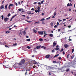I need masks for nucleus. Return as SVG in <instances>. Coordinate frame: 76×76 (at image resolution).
<instances>
[{
    "label": "nucleus",
    "instance_id": "ddd939ff",
    "mask_svg": "<svg viewBox=\"0 0 76 76\" xmlns=\"http://www.w3.org/2000/svg\"><path fill=\"white\" fill-rule=\"evenodd\" d=\"M72 6V4L71 3L70 4L68 3L67 4V6Z\"/></svg>",
    "mask_w": 76,
    "mask_h": 76
},
{
    "label": "nucleus",
    "instance_id": "2f4dec72",
    "mask_svg": "<svg viewBox=\"0 0 76 76\" xmlns=\"http://www.w3.org/2000/svg\"><path fill=\"white\" fill-rule=\"evenodd\" d=\"M70 70V69H66V72H69V71Z\"/></svg>",
    "mask_w": 76,
    "mask_h": 76
},
{
    "label": "nucleus",
    "instance_id": "412c9836",
    "mask_svg": "<svg viewBox=\"0 0 76 76\" xmlns=\"http://www.w3.org/2000/svg\"><path fill=\"white\" fill-rule=\"evenodd\" d=\"M44 34H45L44 35V37H45V36H46V35H47V34L45 33H44Z\"/></svg>",
    "mask_w": 76,
    "mask_h": 76
},
{
    "label": "nucleus",
    "instance_id": "603ef678",
    "mask_svg": "<svg viewBox=\"0 0 76 76\" xmlns=\"http://www.w3.org/2000/svg\"><path fill=\"white\" fill-rule=\"evenodd\" d=\"M57 26H58V25H59V23L58 22L57 23Z\"/></svg>",
    "mask_w": 76,
    "mask_h": 76
},
{
    "label": "nucleus",
    "instance_id": "c756f323",
    "mask_svg": "<svg viewBox=\"0 0 76 76\" xmlns=\"http://www.w3.org/2000/svg\"><path fill=\"white\" fill-rule=\"evenodd\" d=\"M31 11H28V14H29V15H31Z\"/></svg>",
    "mask_w": 76,
    "mask_h": 76
},
{
    "label": "nucleus",
    "instance_id": "b1692460",
    "mask_svg": "<svg viewBox=\"0 0 76 76\" xmlns=\"http://www.w3.org/2000/svg\"><path fill=\"white\" fill-rule=\"evenodd\" d=\"M27 48L28 49H30L31 48V47H29V46H28L27 47Z\"/></svg>",
    "mask_w": 76,
    "mask_h": 76
},
{
    "label": "nucleus",
    "instance_id": "a18cd8bd",
    "mask_svg": "<svg viewBox=\"0 0 76 76\" xmlns=\"http://www.w3.org/2000/svg\"><path fill=\"white\" fill-rule=\"evenodd\" d=\"M50 25H51V26H53V23H50Z\"/></svg>",
    "mask_w": 76,
    "mask_h": 76
},
{
    "label": "nucleus",
    "instance_id": "4468645a",
    "mask_svg": "<svg viewBox=\"0 0 76 76\" xmlns=\"http://www.w3.org/2000/svg\"><path fill=\"white\" fill-rule=\"evenodd\" d=\"M8 6V4H7L5 6L4 9H7V7Z\"/></svg>",
    "mask_w": 76,
    "mask_h": 76
},
{
    "label": "nucleus",
    "instance_id": "69168bd1",
    "mask_svg": "<svg viewBox=\"0 0 76 76\" xmlns=\"http://www.w3.org/2000/svg\"><path fill=\"white\" fill-rule=\"evenodd\" d=\"M61 31V29H58V32H60V31Z\"/></svg>",
    "mask_w": 76,
    "mask_h": 76
},
{
    "label": "nucleus",
    "instance_id": "8fccbe9b",
    "mask_svg": "<svg viewBox=\"0 0 76 76\" xmlns=\"http://www.w3.org/2000/svg\"><path fill=\"white\" fill-rule=\"evenodd\" d=\"M5 47H6V48H9V46H7L6 45H5Z\"/></svg>",
    "mask_w": 76,
    "mask_h": 76
},
{
    "label": "nucleus",
    "instance_id": "a19ab883",
    "mask_svg": "<svg viewBox=\"0 0 76 76\" xmlns=\"http://www.w3.org/2000/svg\"><path fill=\"white\" fill-rule=\"evenodd\" d=\"M70 56V54H69L67 55V58H69V57Z\"/></svg>",
    "mask_w": 76,
    "mask_h": 76
},
{
    "label": "nucleus",
    "instance_id": "4d7b16f0",
    "mask_svg": "<svg viewBox=\"0 0 76 76\" xmlns=\"http://www.w3.org/2000/svg\"><path fill=\"white\" fill-rule=\"evenodd\" d=\"M74 51V49H72V53H73Z\"/></svg>",
    "mask_w": 76,
    "mask_h": 76
},
{
    "label": "nucleus",
    "instance_id": "f8f14e48",
    "mask_svg": "<svg viewBox=\"0 0 76 76\" xmlns=\"http://www.w3.org/2000/svg\"><path fill=\"white\" fill-rule=\"evenodd\" d=\"M33 64H37V62L35 61V60H34L32 61Z\"/></svg>",
    "mask_w": 76,
    "mask_h": 76
},
{
    "label": "nucleus",
    "instance_id": "09e8293b",
    "mask_svg": "<svg viewBox=\"0 0 76 76\" xmlns=\"http://www.w3.org/2000/svg\"><path fill=\"white\" fill-rule=\"evenodd\" d=\"M58 59H59V60H61V57H59L58 58Z\"/></svg>",
    "mask_w": 76,
    "mask_h": 76
},
{
    "label": "nucleus",
    "instance_id": "338daca9",
    "mask_svg": "<svg viewBox=\"0 0 76 76\" xmlns=\"http://www.w3.org/2000/svg\"><path fill=\"white\" fill-rule=\"evenodd\" d=\"M31 10H33V11H34V9L33 8H32L31 9Z\"/></svg>",
    "mask_w": 76,
    "mask_h": 76
},
{
    "label": "nucleus",
    "instance_id": "e433bc0d",
    "mask_svg": "<svg viewBox=\"0 0 76 76\" xmlns=\"http://www.w3.org/2000/svg\"><path fill=\"white\" fill-rule=\"evenodd\" d=\"M10 31H7L6 32V34H8V33H10Z\"/></svg>",
    "mask_w": 76,
    "mask_h": 76
},
{
    "label": "nucleus",
    "instance_id": "052dcab7",
    "mask_svg": "<svg viewBox=\"0 0 76 76\" xmlns=\"http://www.w3.org/2000/svg\"><path fill=\"white\" fill-rule=\"evenodd\" d=\"M37 3V2H34L33 3V4H36Z\"/></svg>",
    "mask_w": 76,
    "mask_h": 76
},
{
    "label": "nucleus",
    "instance_id": "7c9ffc66",
    "mask_svg": "<svg viewBox=\"0 0 76 76\" xmlns=\"http://www.w3.org/2000/svg\"><path fill=\"white\" fill-rule=\"evenodd\" d=\"M1 17L2 18V20H3V19H4V16H3V15H1Z\"/></svg>",
    "mask_w": 76,
    "mask_h": 76
},
{
    "label": "nucleus",
    "instance_id": "7ed1b4c3",
    "mask_svg": "<svg viewBox=\"0 0 76 76\" xmlns=\"http://www.w3.org/2000/svg\"><path fill=\"white\" fill-rule=\"evenodd\" d=\"M14 6V5L12 4H10L8 6V8L9 9H11V8H10V7H13Z\"/></svg>",
    "mask_w": 76,
    "mask_h": 76
},
{
    "label": "nucleus",
    "instance_id": "0e129e2a",
    "mask_svg": "<svg viewBox=\"0 0 76 76\" xmlns=\"http://www.w3.org/2000/svg\"><path fill=\"white\" fill-rule=\"evenodd\" d=\"M26 38H29V36H26Z\"/></svg>",
    "mask_w": 76,
    "mask_h": 76
},
{
    "label": "nucleus",
    "instance_id": "bb28decb",
    "mask_svg": "<svg viewBox=\"0 0 76 76\" xmlns=\"http://www.w3.org/2000/svg\"><path fill=\"white\" fill-rule=\"evenodd\" d=\"M55 50H59V48H55Z\"/></svg>",
    "mask_w": 76,
    "mask_h": 76
},
{
    "label": "nucleus",
    "instance_id": "dca6fc26",
    "mask_svg": "<svg viewBox=\"0 0 76 76\" xmlns=\"http://www.w3.org/2000/svg\"><path fill=\"white\" fill-rule=\"evenodd\" d=\"M56 42H54L53 43V47H55V45H56Z\"/></svg>",
    "mask_w": 76,
    "mask_h": 76
},
{
    "label": "nucleus",
    "instance_id": "39448f33",
    "mask_svg": "<svg viewBox=\"0 0 76 76\" xmlns=\"http://www.w3.org/2000/svg\"><path fill=\"white\" fill-rule=\"evenodd\" d=\"M9 20V18L7 17H6L4 18V20L5 21V22H6L7 21H8Z\"/></svg>",
    "mask_w": 76,
    "mask_h": 76
},
{
    "label": "nucleus",
    "instance_id": "aec40b11",
    "mask_svg": "<svg viewBox=\"0 0 76 76\" xmlns=\"http://www.w3.org/2000/svg\"><path fill=\"white\" fill-rule=\"evenodd\" d=\"M49 36L50 37H53V35L52 34H50Z\"/></svg>",
    "mask_w": 76,
    "mask_h": 76
},
{
    "label": "nucleus",
    "instance_id": "864d4df0",
    "mask_svg": "<svg viewBox=\"0 0 76 76\" xmlns=\"http://www.w3.org/2000/svg\"><path fill=\"white\" fill-rule=\"evenodd\" d=\"M54 28H57V26L56 25H55L54 26Z\"/></svg>",
    "mask_w": 76,
    "mask_h": 76
},
{
    "label": "nucleus",
    "instance_id": "0eeeda50",
    "mask_svg": "<svg viewBox=\"0 0 76 76\" xmlns=\"http://www.w3.org/2000/svg\"><path fill=\"white\" fill-rule=\"evenodd\" d=\"M64 47L66 48H67L69 47V45L67 44L64 45Z\"/></svg>",
    "mask_w": 76,
    "mask_h": 76
},
{
    "label": "nucleus",
    "instance_id": "c03bdc74",
    "mask_svg": "<svg viewBox=\"0 0 76 76\" xmlns=\"http://www.w3.org/2000/svg\"><path fill=\"white\" fill-rule=\"evenodd\" d=\"M8 17H9V16H10V14L9 13L7 15Z\"/></svg>",
    "mask_w": 76,
    "mask_h": 76
},
{
    "label": "nucleus",
    "instance_id": "13d9d810",
    "mask_svg": "<svg viewBox=\"0 0 76 76\" xmlns=\"http://www.w3.org/2000/svg\"><path fill=\"white\" fill-rule=\"evenodd\" d=\"M0 44H1V45H3V43L1 42H0Z\"/></svg>",
    "mask_w": 76,
    "mask_h": 76
},
{
    "label": "nucleus",
    "instance_id": "58836bf2",
    "mask_svg": "<svg viewBox=\"0 0 76 76\" xmlns=\"http://www.w3.org/2000/svg\"><path fill=\"white\" fill-rule=\"evenodd\" d=\"M37 9H38V10H40V7H39L38 6L37 7Z\"/></svg>",
    "mask_w": 76,
    "mask_h": 76
},
{
    "label": "nucleus",
    "instance_id": "f03ea898",
    "mask_svg": "<svg viewBox=\"0 0 76 76\" xmlns=\"http://www.w3.org/2000/svg\"><path fill=\"white\" fill-rule=\"evenodd\" d=\"M57 65H53L52 66H50V68L51 69H57Z\"/></svg>",
    "mask_w": 76,
    "mask_h": 76
},
{
    "label": "nucleus",
    "instance_id": "6e6d98bb",
    "mask_svg": "<svg viewBox=\"0 0 76 76\" xmlns=\"http://www.w3.org/2000/svg\"><path fill=\"white\" fill-rule=\"evenodd\" d=\"M38 4H39V5H41V3L39 2L38 3Z\"/></svg>",
    "mask_w": 76,
    "mask_h": 76
},
{
    "label": "nucleus",
    "instance_id": "cd10ccee",
    "mask_svg": "<svg viewBox=\"0 0 76 76\" xmlns=\"http://www.w3.org/2000/svg\"><path fill=\"white\" fill-rule=\"evenodd\" d=\"M33 31H34V32L35 33H37V31H36V30H35V29L33 30Z\"/></svg>",
    "mask_w": 76,
    "mask_h": 76
},
{
    "label": "nucleus",
    "instance_id": "473e14b6",
    "mask_svg": "<svg viewBox=\"0 0 76 76\" xmlns=\"http://www.w3.org/2000/svg\"><path fill=\"white\" fill-rule=\"evenodd\" d=\"M58 56H59V54H58L57 55H56L54 56V57H57Z\"/></svg>",
    "mask_w": 76,
    "mask_h": 76
},
{
    "label": "nucleus",
    "instance_id": "423d86ee",
    "mask_svg": "<svg viewBox=\"0 0 76 76\" xmlns=\"http://www.w3.org/2000/svg\"><path fill=\"white\" fill-rule=\"evenodd\" d=\"M41 45L37 46H36V48H34V49H36V48H37V49H39L41 48Z\"/></svg>",
    "mask_w": 76,
    "mask_h": 76
},
{
    "label": "nucleus",
    "instance_id": "f3484780",
    "mask_svg": "<svg viewBox=\"0 0 76 76\" xmlns=\"http://www.w3.org/2000/svg\"><path fill=\"white\" fill-rule=\"evenodd\" d=\"M41 48H44V50H45V49L46 48L44 46H42L41 47Z\"/></svg>",
    "mask_w": 76,
    "mask_h": 76
},
{
    "label": "nucleus",
    "instance_id": "37998d69",
    "mask_svg": "<svg viewBox=\"0 0 76 76\" xmlns=\"http://www.w3.org/2000/svg\"><path fill=\"white\" fill-rule=\"evenodd\" d=\"M38 12V10H35V12H36V13H37Z\"/></svg>",
    "mask_w": 76,
    "mask_h": 76
},
{
    "label": "nucleus",
    "instance_id": "1a4fd4ad",
    "mask_svg": "<svg viewBox=\"0 0 76 76\" xmlns=\"http://www.w3.org/2000/svg\"><path fill=\"white\" fill-rule=\"evenodd\" d=\"M50 55H46L45 56L46 58H49L50 57Z\"/></svg>",
    "mask_w": 76,
    "mask_h": 76
},
{
    "label": "nucleus",
    "instance_id": "c9c22d12",
    "mask_svg": "<svg viewBox=\"0 0 76 76\" xmlns=\"http://www.w3.org/2000/svg\"><path fill=\"white\" fill-rule=\"evenodd\" d=\"M64 50V49L63 48H62L60 50V52H62V51H63Z\"/></svg>",
    "mask_w": 76,
    "mask_h": 76
},
{
    "label": "nucleus",
    "instance_id": "4c0bfd02",
    "mask_svg": "<svg viewBox=\"0 0 76 76\" xmlns=\"http://www.w3.org/2000/svg\"><path fill=\"white\" fill-rule=\"evenodd\" d=\"M54 16H55L56 15V12H54Z\"/></svg>",
    "mask_w": 76,
    "mask_h": 76
},
{
    "label": "nucleus",
    "instance_id": "ea45409f",
    "mask_svg": "<svg viewBox=\"0 0 76 76\" xmlns=\"http://www.w3.org/2000/svg\"><path fill=\"white\" fill-rule=\"evenodd\" d=\"M13 46H16L17 45V43H15V44H14L13 45Z\"/></svg>",
    "mask_w": 76,
    "mask_h": 76
},
{
    "label": "nucleus",
    "instance_id": "4be33fe9",
    "mask_svg": "<svg viewBox=\"0 0 76 76\" xmlns=\"http://www.w3.org/2000/svg\"><path fill=\"white\" fill-rule=\"evenodd\" d=\"M53 63H58V62H56V61H53Z\"/></svg>",
    "mask_w": 76,
    "mask_h": 76
},
{
    "label": "nucleus",
    "instance_id": "5fc2aeb1",
    "mask_svg": "<svg viewBox=\"0 0 76 76\" xmlns=\"http://www.w3.org/2000/svg\"><path fill=\"white\" fill-rule=\"evenodd\" d=\"M26 18H27V19H29V18H30L29 17L27 16L26 17Z\"/></svg>",
    "mask_w": 76,
    "mask_h": 76
},
{
    "label": "nucleus",
    "instance_id": "774afa93",
    "mask_svg": "<svg viewBox=\"0 0 76 76\" xmlns=\"http://www.w3.org/2000/svg\"><path fill=\"white\" fill-rule=\"evenodd\" d=\"M18 5H20V2H18Z\"/></svg>",
    "mask_w": 76,
    "mask_h": 76
},
{
    "label": "nucleus",
    "instance_id": "e2e57ef3",
    "mask_svg": "<svg viewBox=\"0 0 76 76\" xmlns=\"http://www.w3.org/2000/svg\"><path fill=\"white\" fill-rule=\"evenodd\" d=\"M63 54L64 55L65 54V53H64V52L63 51Z\"/></svg>",
    "mask_w": 76,
    "mask_h": 76
},
{
    "label": "nucleus",
    "instance_id": "79ce46f5",
    "mask_svg": "<svg viewBox=\"0 0 76 76\" xmlns=\"http://www.w3.org/2000/svg\"><path fill=\"white\" fill-rule=\"evenodd\" d=\"M42 24H43V25H45V22H44L42 21Z\"/></svg>",
    "mask_w": 76,
    "mask_h": 76
},
{
    "label": "nucleus",
    "instance_id": "3c124183",
    "mask_svg": "<svg viewBox=\"0 0 76 76\" xmlns=\"http://www.w3.org/2000/svg\"><path fill=\"white\" fill-rule=\"evenodd\" d=\"M55 50H54V49H53L52 50V53H54V52Z\"/></svg>",
    "mask_w": 76,
    "mask_h": 76
},
{
    "label": "nucleus",
    "instance_id": "49530a36",
    "mask_svg": "<svg viewBox=\"0 0 76 76\" xmlns=\"http://www.w3.org/2000/svg\"><path fill=\"white\" fill-rule=\"evenodd\" d=\"M68 28H72V27H71V26L69 25L68 26Z\"/></svg>",
    "mask_w": 76,
    "mask_h": 76
},
{
    "label": "nucleus",
    "instance_id": "a878e982",
    "mask_svg": "<svg viewBox=\"0 0 76 76\" xmlns=\"http://www.w3.org/2000/svg\"><path fill=\"white\" fill-rule=\"evenodd\" d=\"M23 34H24V35H26V32H25V31H23Z\"/></svg>",
    "mask_w": 76,
    "mask_h": 76
},
{
    "label": "nucleus",
    "instance_id": "5701e85b",
    "mask_svg": "<svg viewBox=\"0 0 76 76\" xmlns=\"http://www.w3.org/2000/svg\"><path fill=\"white\" fill-rule=\"evenodd\" d=\"M45 19L44 18H42V19L40 20V21H43V20H45Z\"/></svg>",
    "mask_w": 76,
    "mask_h": 76
},
{
    "label": "nucleus",
    "instance_id": "de8ad7c7",
    "mask_svg": "<svg viewBox=\"0 0 76 76\" xmlns=\"http://www.w3.org/2000/svg\"><path fill=\"white\" fill-rule=\"evenodd\" d=\"M22 10V9H18V10L19 11H20H20H21V10Z\"/></svg>",
    "mask_w": 76,
    "mask_h": 76
},
{
    "label": "nucleus",
    "instance_id": "72a5a7b5",
    "mask_svg": "<svg viewBox=\"0 0 76 76\" xmlns=\"http://www.w3.org/2000/svg\"><path fill=\"white\" fill-rule=\"evenodd\" d=\"M30 40L31 39H26L27 41H30Z\"/></svg>",
    "mask_w": 76,
    "mask_h": 76
},
{
    "label": "nucleus",
    "instance_id": "f257e3e1",
    "mask_svg": "<svg viewBox=\"0 0 76 76\" xmlns=\"http://www.w3.org/2000/svg\"><path fill=\"white\" fill-rule=\"evenodd\" d=\"M25 59H22L20 61V62H19L18 63V65H19V66H22V64H23L25 63Z\"/></svg>",
    "mask_w": 76,
    "mask_h": 76
},
{
    "label": "nucleus",
    "instance_id": "a211bd4d",
    "mask_svg": "<svg viewBox=\"0 0 76 76\" xmlns=\"http://www.w3.org/2000/svg\"><path fill=\"white\" fill-rule=\"evenodd\" d=\"M17 15L15 14V15H13V16L12 17V19H13V18H15V16H16Z\"/></svg>",
    "mask_w": 76,
    "mask_h": 76
},
{
    "label": "nucleus",
    "instance_id": "c85d7f7f",
    "mask_svg": "<svg viewBox=\"0 0 76 76\" xmlns=\"http://www.w3.org/2000/svg\"><path fill=\"white\" fill-rule=\"evenodd\" d=\"M40 22H39V21L36 22L34 23V24H35L36 23H39Z\"/></svg>",
    "mask_w": 76,
    "mask_h": 76
},
{
    "label": "nucleus",
    "instance_id": "bf43d9fd",
    "mask_svg": "<svg viewBox=\"0 0 76 76\" xmlns=\"http://www.w3.org/2000/svg\"><path fill=\"white\" fill-rule=\"evenodd\" d=\"M50 17L48 18H46L47 20H48L49 19H50Z\"/></svg>",
    "mask_w": 76,
    "mask_h": 76
},
{
    "label": "nucleus",
    "instance_id": "f704fd0d",
    "mask_svg": "<svg viewBox=\"0 0 76 76\" xmlns=\"http://www.w3.org/2000/svg\"><path fill=\"white\" fill-rule=\"evenodd\" d=\"M43 3H44V0L42 1H41V4H43Z\"/></svg>",
    "mask_w": 76,
    "mask_h": 76
},
{
    "label": "nucleus",
    "instance_id": "20e7f679",
    "mask_svg": "<svg viewBox=\"0 0 76 76\" xmlns=\"http://www.w3.org/2000/svg\"><path fill=\"white\" fill-rule=\"evenodd\" d=\"M9 66V65H8L5 66V67L6 68H8V70H11V69H10V66Z\"/></svg>",
    "mask_w": 76,
    "mask_h": 76
},
{
    "label": "nucleus",
    "instance_id": "6e6552de",
    "mask_svg": "<svg viewBox=\"0 0 76 76\" xmlns=\"http://www.w3.org/2000/svg\"><path fill=\"white\" fill-rule=\"evenodd\" d=\"M22 33H23V31H20L19 33L20 37H21V36H22Z\"/></svg>",
    "mask_w": 76,
    "mask_h": 76
},
{
    "label": "nucleus",
    "instance_id": "680f3d73",
    "mask_svg": "<svg viewBox=\"0 0 76 76\" xmlns=\"http://www.w3.org/2000/svg\"><path fill=\"white\" fill-rule=\"evenodd\" d=\"M15 5L16 6H18V3H15Z\"/></svg>",
    "mask_w": 76,
    "mask_h": 76
},
{
    "label": "nucleus",
    "instance_id": "393cba45",
    "mask_svg": "<svg viewBox=\"0 0 76 76\" xmlns=\"http://www.w3.org/2000/svg\"><path fill=\"white\" fill-rule=\"evenodd\" d=\"M39 40L40 41H43V39L41 38H40L39 39Z\"/></svg>",
    "mask_w": 76,
    "mask_h": 76
},
{
    "label": "nucleus",
    "instance_id": "2eb2a0df",
    "mask_svg": "<svg viewBox=\"0 0 76 76\" xmlns=\"http://www.w3.org/2000/svg\"><path fill=\"white\" fill-rule=\"evenodd\" d=\"M75 57V55L73 54L72 56H71V59H73V58H74Z\"/></svg>",
    "mask_w": 76,
    "mask_h": 76
},
{
    "label": "nucleus",
    "instance_id": "9d476101",
    "mask_svg": "<svg viewBox=\"0 0 76 76\" xmlns=\"http://www.w3.org/2000/svg\"><path fill=\"white\" fill-rule=\"evenodd\" d=\"M39 34H40V35H43V33L42 31H38Z\"/></svg>",
    "mask_w": 76,
    "mask_h": 76
},
{
    "label": "nucleus",
    "instance_id": "6ab92c4d",
    "mask_svg": "<svg viewBox=\"0 0 76 76\" xmlns=\"http://www.w3.org/2000/svg\"><path fill=\"white\" fill-rule=\"evenodd\" d=\"M26 20V21L27 22H28V23H31V22H32V21H30L28 20Z\"/></svg>",
    "mask_w": 76,
    "mask_h": 76
},
{
    "label": "nucleus",
    "instance_id": "9b49d317",
    "mask_svg": "<svg viewBox=\"0 0 76 76\" xmlns=\"http://www.w3.org/2000/svg\"><path fill=\"white\" fill-rule=\"evenodd\" d=\"M4 5H1L0 7V9L1 10L2 9H4Z\"/></svg>",
    "mask_w": 76,
    "mask_h": 76
}]
</instances>
